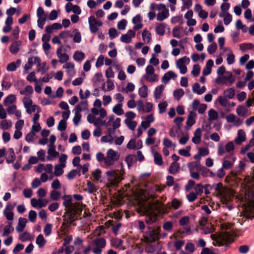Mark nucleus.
Instances as JSON below:
<instances>
[{"label": "nucleus", "mask_w": 254, "mask_h": 254, "mask_svg": "<svg viewBox=\"0 0 254 254\" xmlns=\"http://www.w3.org/2000/svg\"><path fill=\"white\" fill-rule=\"evenodd\" d=\"M185 92L183 89H178L174 91L173 95L175 98L179 100L184 95Z\"/></svg>", "instance_id": "c03bdc74"}, {"label": "nucleus", "mask_w": 254, "mask_h": 254, "mask_svg": "<svg viewBox=\"0 0 254 254\" xmlns=\"http://www.w3.org/2000/svg\"><path fill=\"white\" fill-rule=\"evenodd\" d=\"M125 123L128 127L132 130H133L137 126V122L136 121H133L128 119H126Z\"/></svg>", "instance_id": "ea45409f"}, {"label": "nucleus", "mask_w": 254, "mask_h": 254, "mask_svg": "<svg viewBox=\"0 0 254 254\" xmlns=\"http://www.w3.org/2000/svg\"><path fill=\"white\" fill-rule=\"evenodd\" d=\"M236 160V157L234 154L226 155L222 163V168L228 170L232 167Z\"/></svg>", "instance_id": "423d86ee"}, {"label": "nucleus", "mask_w": 254, "mask_h": 254, "mask_svg": "<svg viewBox=\"0 0 254 254\" xmlns=\"http://www.w3.org/2000/svg\"><path fill=\"white\" fill-rule=\"evenodd\" d=\"M22 100L24 107L26 109V111L27 113L30 114L31 112H30V106H31V105H32V100L30 98L27 97H24Z\"/></svg>", "instance_id": "cd10ccee"}, {"label": "nucleus", "mask_w": 254, "mask_h": 254, "mask_svg": "<svg viewBox=\"0 0 254 254\" xmlns=\"http://www.w3.org/2000/svg\"><path fill=\"white\" fill-rule=\"evenodd\" d=\"M37 71L41 72L42 74H44L48 70L49 66L46 62L42 63V65L38 66Z\"/></svg>", "instance_id": "a19ab883"}, {"label": "nucleus", "mask_w": 254, "mask_h": 254, "mask_svg": "<svg viewBox=\"0 0 254 254\" xmlns=\"http://www.w3.org/2000/svg\"><path fill=\"white\" fill-rule=\"evenodd\" d=\"M236 27L238 30H242L244 32H246V26L243 25L240 19H238L236 22Z\"/></svg>", "instance_id": "e2e57ef3"}, {"label": "nucleus", "mask_w": 254, "mask_h": 254, "mask_svg": "<svg viewBox=\"0 0 254 254\" xmlns=\"http://www.w3.org/2000/svg\"><path fill=\"white\" fill-rule=\"evenodd\" d=\"M158 228H157V230H152L149 232L148 236L146 237L147 242L152 243L156 240H158L159 238V232H157Z\"/></svg>", "instance_id": "2eb2a0df"}, {"label": "nucleus", "mask_w": 254, "mask_h": 254, "mask_svg": "<svg viewBox=\"0 0 254 254\" xmlns=\"http://www.w3.org/2000/svg\"><path fill=\"white\" fill-rule=\"evenodd\" d=\"M106 240L103 238H96L92 241V244L97 247L104 248L106 246Z\"/></svg>", "instance_id": "bb28decb"}, {"label": "nucleus", "mask_w": 254, "mask_h": 254, "mask_svg": "<svg viewBox=\"0 0 254 254\" xmlns=\"http://www.w3.org/2000/svg\"><path fill=\"white\" fill-rule=\"evenodd\" d=\"M12 223L9 222L8 224L4 228L2 236H6L14 231V228L11 226Z\"/></svg>", "instance_id": "72a5a7b5"}, {"label": "nucleus", "mask_w": 254, "mask_h": 254, "mask_svg": "<svg viewBox=\"0 0 254 254\" xmlns=\"http://www.w3.org/2000/svg\"><path fill=\"white\" fill-rule=\"evenodd\" d=\"M66 122L64 120H61L58 126V129L60 131H64L66 128Z\"/></svg>", "instance_id": "69168bd1"}, {"label": "nucleus", "mask_w": 254, "mask_h": 254, "mask_svg": "<svg viewBox=\"0 0 254 254\" xmlns=\"http://www.w3.org/2000/svg\"><path fill=\"white\" fill-rule=\"evenodd\" d=\"M218 101H219L220 105L221 106H222L223 107H224L227 110L228 105L229 103V101L227 99V98H226L225 97L221 96L218 98Z\"/></svg>", "instance_id": "de8ad7c7"}, {"label": "nucleus", "mask_w": 254, "mask_h": 254, "mask_svg": "<svg viewBox=\"0 0 254 254\" xmlns=\"http://www.w3.org/2000/svg\"><path fill=\"white\" fill-rule=\"evenodd\" d=\"M246 140V133L243 129L238 131L237 137L235 139V142L237 144H241Z\"/></svg>", "instance_id": "dca6fc26"}, {"label": "nucleus", "mask_w": 254, "mask_h": 254, "mask_svg": "<svg viewBox=\"0 0 254 254\" xmlns=\"http://www.w3.org/2000/svg\"><path fill=\"white\" fill-rule=\"evenodd\" d=\"M181 127L174 126L170 129V135L172 137H179L181 134Z\"/></svg>", "instance_id": "a211bd4d"}, {"label": "nucleus", "mask_w": 254, "mask_h": 254, "mask_svg": "<svg viewBox=\"0 0 254 254\" xmlns=\"http://www.w3.org/2000/svg\"><path fill=\"white\" fill-rule=\"evenodd\" d=\"M84 57L85 55L83 52L76 51L73 55V58L76 61H81L84 59Z\"/></svg>", "instance_id": "37998d69"}, {"label": "nucleus", "mask_w": 254, "mask_h": 254, "mask_svg": "<svg viewBox=\"0 0 254 254\" xmlns=\"http://www.w3.org/2000/svg\"><path fill=\"white\" fill-rule=\"evenodd\" d=\"M208 117L210 120H216L218 117V113L214 109H210L208 112Z\"/></svg>", "instance_id": "09e8293b"}, {"label": "nucleus", "mask_w": 254, "mask_h": 254, "mask_svg": "<svg viewBox=\"0 0 254 254\" xmlns=\"http://www.w3.org/2000/svg\"><path fill=\"white\" fill-rule=\"evenodd\" d=\"M65 167V164L64 163L56 165L54 167V175L56 176H61L64 173L63 168Z\"/></svg>", "instance_id": "5701e85b"}, {"label": "nucleus", "mask_w": 254, "mask_h": 254, "mask_svg": "<svg viewBox=\"0 0 254 254\" xmlns=\"http://www.w3.org/2000/svg\"><path fill=\"white\" fill-rule=\"evenodd\" d=\"M190 147L187 146L186 149H180L178 151V153L180 155L185 156V157H190Z\"/></svg>", "instance_id": "a18cd8bd"}, {"label": "nucleus", "mask_w": 254, "mask_h": 254, "mask_svg": "<svg viewBox=\"0 0 254 254\" xmlns=\"http://www.w3.org/2000/svg\"><path fill=\"white\" fill-rule=\"evenodd\" d=\"M93 178L96 181H99L101 178V171L100 169H97L92 174Z\"/></svg>", "instance_id": "0e129e2a"}, {"label": "nucleus", "mask_w": 254, "mask_h": 254, "mask_svg": "<svg viewBox=\"0 0 254 254\" xmlns=\"http://www.w3.org/2000/svg\"><path fill=\"white\" fill-rule=\"evenodd\" d=\"M196 117L197 114L196 113L193 111L190 112L186 122L187 126L190 127L193 125H194L196 122L195 118Z\"/></svg>", "instance_id": "ddd939ff"}, {"label": "nucleus", "mask_w": 254, "mask_h": 254, "mask_svg": "<svg viewBox=\"0 0 254 254\" xmlns=\"http://www.w3.org/2000/svg\"><path fill=\"white\" fill-rule=\"evenodd\" d=\"M16 96L13 94L9 95L4 100V104L7 105L13 103L16 100Z\"/></svg>", "instance_id": "58836bf2"}, {"label": "nucleus", "mask_w": 254, "mask_h": 254, "mask_svg": "<svg viewBox=\"0 0 254 254\" xmlns=\"http://www.w3.org/2000/svg\"><path fill=\"white\" fill-rule=\"evenodd\" d=\"M12 126V122L6 120H3L0 123V127L2 129L6 130L10 127Z\"/></svg>", "instance_id": "c9c22d12"}, {"label": "nucleus", "mask_w": 254, "mask_h": 254, "mask_svg": "<svg viewBox=\"0 0 254 254\" xmlns=\"http://www.w3.org/2000/svg\"><path fill=\"white\" fill-rule=\"evenodd\" d=\"M200 67L198 64H195L193 65L192 70L191 71V74L194 76H197L200 73Z\"/></svg>", "instance_id": "680f3d73"}, {"label": "nucleus", "mask_w": 254, "mask_h": 254, "mask_svg": "<svg viewBox=\"0 0 254 254\" xmlns=\"http://www.w3.org/2000/svg\"><path fill=\"white\" fill-rule=\"evenodd\" d=\"M21 45L20 41H16L14 42L9 47V51L13 54H16L19 51V47Z\"/></svg>", "instance_id": "412c9836"}, {"label": "nucleus", "mask_w": 254, "mask_h": 254, "mask_svg": "<svg viewBox=\"0 0 254 254\" xmlns=\"http://www.w3.org/2000/svg\"><path fill=\"white\" fill-rule=\"evenodd\" d=\"M106 174L108 181H110L112 185L117 184L122 180L120 173L115 171H109L106 172Z\"/></svg>", "instance_id": "20e7f679"}, {"label": "nucleus", "mask_w": 254, "mask_h": 254, "mask_svg": "<svg viewBox=\"0 0 254 254\" xmlns=\"http://www.w3.org/2000/svg\"><path fill=\"white\" fill-rule=\"evenodd\" d=\"M65 9L66 11L68 13L72 10L73 12L77 14H80L81 12L79 6L77 5H73L70 2H68L66 4Z\"/></svg>", "instance_id": "9b49d317"}, {"label": "nucleus", "mask_w": 254, "mask_h": 254, "mask_svg": "<svg viewBox=\"0 0 254 254\" xmlns=\"http://www.w3.org/2000/svg\"><path fill=\"white\" fill-rule=\"evenodd\" d=\"M107 156L111 158L112 160H114L115 161L118 160L120 157L117 152L112 149H110L108 150L107 153Z\"/></svg>", "instance_id": "c756f323"}, {"label": "nucleus", "mask_w": 254, "mask_h": 254, "mask_svg": "<svg viewBox=\"0 0 254 254\" xmlns=\"http://www.w3.org/2000/svg\"><path fill=\"white\" fill-rule=\"evenodd\" d=\"M197 196L194 192L191 191L187 194L186 197L189 202H192L197 199Z\"/></svg>", "instance_id": "3c124183"}, {"label": "nucleus", "mask_w": 254, "mask_h": 254, "mask_svg": "<svg viewBox=\"0 0 254 254\" xmlns=\"http://www.w3.org/2000/svg\"><path fill=\"white\" fill-rule=\"evenodd\" d=\"M188 167L189 168L190 172L194 171L195 170L196 171H199V169L200 168V162L197 161L189 163L188 164Z\"/></svg>", "instance_id": "c85d7f7f"}, {"label": "nucleus", "mask_w": 254, "mask_h": 254, "mask_svg": "<svg viewBox=\"0 0 254 254\" xmlns=\"http://www.w3.org/2000/svg\"><path fill=\"white\" fill-rule=\"evenodd\" d=\"M171 21L173 24L179 23L182 24L184 23L182 16H174L171 18Z\"/></svg>", "instance_id": "338daca9"}, {"label": "nucleus", "mask_w": 254, "mask_h": 254, "mask_svg": "<svg viewBox=\"0 0 254 254\" xmlns=\"http://www.w3.org/2000/svg\"><path fill=\"white\" fill-rule=\"evenodd\" d=\"M137 161V158L135 155L132 154H129L126 157L125 161L127 164L128 167L129 168Z\"/></svg>", "instance_id": "393cba45"}, {"label": "nucleus", "mask_w": 254, "mask_h": 254, "mask_svg": "<svg viewBox=\"0 0 254 254\" xmlns=\"http://www.w3.org/2000/svg\"><path fill=\"white\" fill-rule=\"evenodd\" d=\"M144 78L147 80L153 82L157 80L158 76L154 74V68L151 65H148L146 68V74Z\"/></svg>", "instance_id": "39448f33"}, {"label": "nucleus", "mask_w": 254, "mask_h": 254, "mask_svg": "<svg viewBox=\"0 0 254 254\" xmlns=\"http://www.w3.org/2000/svg\"><path fill=\"white\" fill-rule=\"evenodd\" d=\"M9 156L6 158V161L8 164L13 163L15 159V155L13 148H9L8 151Z\"/></svg>", "instance_id": "2f4dec72"}, {"label": "nucleus", "mask_w": 254, "mask_h": 254, "mask_svg": "<svg viewBox=\"0 0 254 254\" xmlns=\"http://www.w3.org/2000/svg\"><path fill=\"white\" fill-rule=\"evenodd\" d=\"M217 48V44L215 42H212L207 47V52L210 54L214 53Z\"/></svg>", "instance_id": "6e6d98bb"}, {"label": "nucleus", "mask_w": 254, "mask_h": 254, "mask_svg": "<svg viewBox=\"0 0 254 254\" xmlns=\"http://www.w3.org/2000/svg\"><path fill=\"white\" fill-rule=\"evenodd\" d=\"M190 59L187 57H184L179 59L176 62V66L180 69L181 74H185L187 71L186 64H189Z\"/></svg>", "instance_id": "7ed1b4c3"}, {"label": "nucleus", "mask_w": 254, "mask_h": 254, "mask_svg": "<svg viewBox=\"0 0 254 254\" xmlns=\"http://www.w3.org/2000/svg\"><path fill=\"white\" fill-rule=\"evenodd\" d=\"M27 222V220L26 218L22 217L19 218L18 220V226L16 228V231L18 232H22L26 227Z\"/></svg>", "instance_id": "4be33fe9"}, {"label": "nucleus", "mask_w": 254, "mask_h": 254, "mask_svg": "<svg viewBox=\"0 0 254 254\" xmlns=\"http://www.w3.org/2000/svg\"><path fill=\"white\" fill-rule=\"evenodd\" d=\"M179 164L177 162H173L170 164L169 168V172L171 174H176L179 172Z\"/></svg>", "instance_id": "a878e982"}, {"label": "nucleus", "mask_w": 254, "mask_h": 254, "mask_svg": "<svg viewBox=\"0 0 254 254\" xmlns=\"http://www.w3.org/2000/svg\"><path fill=\"white\" fill-rule=\"evenodd\" d=\"M225 80L228 81L230 85L234 82L235 79L233 78V74L231 72L229 71L226 72L224 75L216 79V82L218 84L223 83Z\"/></svg>", "instance_id": "6e6552de"}, {"label": "nucleus", "mask_w": 254, "mask_h": 254, "mask_svg": "<svg viewBox=\"0 0 254 254\" xmlns=\"http://www.w3.org/2000/svg\"><path fill=\"white\" fill-rule=\"evenodd\" d=\"M89 28L91 32L96 33L98 31L97 26H101L102 22L98 21L94 16H91L88 18Z\"/></svg>", "instance_id": "0eeeda50"}, {"label": "nucleus", "mask_w": 254, "mask_h": 254, "mask_svg": "<svg viewBox=\"0 0 254 254\" xmlns=\"http://www.w3.org/2000/svg\"><path fill=\"white\" fill-rule=\"evenodd\" d=\"M169 16V9L166 8L164 4L160 3V21L166 19Z\"/></svg>", "instance_id": "9d476101"}, {"label": "nucleus", "mask_w": 254, "mask_h": 254, "mask_svg": "<svg viewBox=\"0 0 254 254\" xmlns=\"http://www.w3.org/2000/svg\"><path fill=\"white\" fill-rule=\"evenodd\" d=\"M189 138V134L188 133H186L181 137L179 140V142L181 144L185 145L188 142Z\"/></svg>", "instance_id": "052dcab7"}, {"label": "nucleus", "mask_w": 254, "mask_h": 254, "mask_svg": "<svg viewBox=\"0 0 254 254\" xmlns=\"http://www.w3.org/2000/svg\"><path fill=\"white\" fill-rule=\"evenodd\" d=\"M48 154L47 159L50 161L53 159V157H56L59 155V152L56 151L55 146H49Z\"/></svg>", "instance_id": "f3484780"}, {"label": "nucleus", "mask_w": 254, "mask_h": 254, "mask_svg": "<svg viewBox=\"0 0 254 254\" xmlns=\"http://www.w3.org/2000/svg\"><path fill=\"white\" fill-rule=\"evenodd\" d=\"M247 112L248 109L244 106H239L236 109V113L239 116H245Z\"/></svg>", "instance_id": "473e14b6"}, {"label": "nucleus", "mask_w": 254, "mask_h": 254, "mask_svg": "<svg viewBox=\"0 0 254 254\" xmlns=\"http://www.w3.org/2000/svg\"><path fill=\"white\" fill-rule=\"evenodd\" d=\"M177 74L173 71H169L165 73L162 78V81L167 84L171 79H175L177 77Z\"/></svg>", "instance_id": "f8f14e48"}, {"label": "nucleus", "mask_w": 254, "mask_h": 254, "mask_svg": "<svg viewBox=\"0 0 254 254\" xmlns=\"http://www.w3.org/2000/svg\"><path fill=\"white\" fill-rule=\"evenodd\" d=\"M61 195V192L56 190H52L50 193V197L53 200H59Z\"/></svg>", "instance_id": "49530a36"}, {"label": "nucleus", "mask_w": 254, "mask_h": 254, "mask_svg": "<svg viewBox=\"0 0 254 254\" xmlns=\"http://www.w3.org/2000/svg\"><path fill=\"white\" fill-rule=\"evenodd\" d=\"M87 188L84 190L85 191H87L89 193H92L96 192L99 189V187L89 181L87 182Z\"/></svg>", "instance_id": "b1692460"}, {"label": "nucleus", "mask_w": 254, "mask_h": 254, "mask_svg": "<svg viewBox=\"0 0 254 254\" xmlns=\"http://www.w3.org/2000/svg\"><path fill=\"white\" fill-rule=\"evenodd\" d=\"M63 68L66 69L67 73L70 76L74 75L75 73L74 68V64L71 63H66L63 66Z\"/></svg>", "instance_id": "aec40b11"}, {"label": "nucleus", "mask_w": 254, "mask_h": 254, "mask_svg": "<svg viewBox=\"0 0 254 254\" xmlns=\"http://www.w3.org/2000/svg\"><path fill=\"white\" fill-rule=\"evenodd\" d=\"M66 213H70L72 214L76 215L78 213V210L77 209V204H74L73 205L68 207V209L66 210Z\"/></svg>", "instance_id": "8fccbe9b"}, {"label": "nucleus", "mask_w": 254, "mask_h": 254, "mask_svg": "<svg viewBox=\"0 0 254 254\" xmlns=\"http://www.w3.org/2000/svg\"><path fill=\"white\" fill-rule=\"evenodd\" d=\"M192 91L193 93L198 95L202 94L206 91V88L204 86L200 87V85L198 83H195L192 86Z\"/></svg>", "instance_id": "6ab92c4d"}, {"label": "nucleus", "mask_w": 254, "mask_h": 254, "mask_svg": "<svg viewBox=\"0 0 254 254\" xmlns=\"http://www.w3.org/2000/svg\"><path fill=\"white\" fill-rule=\"evenodd\" d=\"M173 228V223L170 221H167L163 225V228L164 230L170 232Z\"/></svg>", "instance_id": "774afa93"}, {"label": "nucleus", "mask_w": 254, "mask_h": 254, "mask_svg": "<svg viewBox=\"0 0 254 254\" xmlns=\"http://www.w3.org/2000/svg\"><path fill=\"white\" fill-rule=\"evenodd\" d=\"M113 111L118 115H121L124 114V110L122 109V104L119 103L113 108Z\"/></svg>", "instance_id": "f704fd0d"}, {"label": "nucleus", "mask_w": 254, "mask_h": 254, "mask_svg": "<svg viewBox=\"0 0 254 254\" xmlns=\"http://www.w3.org/2000/svg\"><path fill=\"white\" fill-rule=\"evenodd\" d=\"M103 75L101 73H97L95 74L93 80V83L95 85L98 84L102 80Z\"/></svg>", "instance_id": "864d4df0"}, {"label": "nucleus", "mask_w": 254, "mask_h": 254, "mask_svg": "<svg viewBox=\"0 0 254 254\" xmlns=\"http://www.w3.org/2000/svg\"><path fill=\"white\" fill-rule=\"evenodd\" d=\"M227 62L229 65L232 64L235 62V55L231 51L227 54Z\"/></svg>", "instance_id": "bf43d9fd"}, {"label": "nucleus", "mask_w": 254, "mask_h": 254, "mask_svg": "<svg viewBox=\"0 0 254 254\" xmlns=\"http://www.w3.org/2000/svg\"><path fill=\"white\" fill-rule=\"evenodd\" d=\"M239 47L241 50L245 51L252 49L254 46L251 43H243L240 44Z\"/></svg>", "instance_id": "4d7b16f0"}, {"label": "nucleus", "mask_w": 254, "mask_h": 254, "mask_svg": "<svg viewBox=\"0 0 254 254\" xmlns=\"http://www.w3.org/2000/svg\"><path fill=\"white\" fill-rule=\"evenodd\" d=\"M201 140V130L200 128L195 129L192 138V142L195 144H199Z\"/></svg>", "instance_id": "4468645a"}, {"label": "nucleus", "mask_w": 254, "mask_h": 254, "mask_svg": "<svg viewBox=\"0 0 254 254\" xmlns=\"http://www.w3.org/2000/svg\"><path fill=\"white\" fill-rule=\"evenodd\" d=\"M139 95L141 98H146L147 95V87L146 85H143L138 90Z\"/></svg>", "instance_id": "4c0bfd02"}, {"label": "nucleus", "mask_w": 254, "mask_h": 254, "mask_svg": "<svg viewBox=\"0 0 254 254\" xmlns=\"http://www.w3.org/2000/svg\"><path fill=\"white\" fill-rule=\"evenodd\" d=\"M36 243L39 246V248H42L46 243V241L42 235L40 234L38 236L36 240Z\"/></svg>", "instance_id": "e433bc0d"}, {"label": "nucleus", "mask_w": 254, "mask_h": 254, "mask_svg": "<svg viewBox=\"0 0 254 254\" xmlns=\"http://www.w3.org/2000/svg\"><path fill=\"white\" fill-rule=\"evenodd\" d=\"M225 97L229 99H233L235 95V91L234 88H230L224 91Z\"/></svg>", "instance_id": "7c9ffc66"}, {"label": "nucleus", "mask_w": 254, "mask_h": 254, "mask_svg": "<svg viewBox=\"0 0 254 254\" xmlns=\"http://www.w3.org/2000/svg\"><path fill=\"white\" fill-rule=\"evenodd\" d=\"M135 35V32L131 30L127 31V34H123L121 37V41L125 43H129L131 41V38Z\"/></svg>", "instance_id": "1a4fd4ad"}, {"label": "nucleus", "mask_w": 254, "mask_h": 254, "mask_svg": "<svg viewBox=\"0 0 254 254\" xmlns=\"http://www.w3.org/2000/svg\"><path fill=\"white\" fill-rule=\"evenodd\" d=\"M204 187L201 183L197 184L194 188L195 193L197 195H200L203 191Z\"/></svg>", "instance_id": "13d9d810"}, {"label": "nucleus", "mask_w": 254, "mask_h": 254, "mask_svg": "<svg viewBox=\"0 0 254 254\" xmlns=\"http://www.w3.org/2000/svg\"><path fill=\"white\" fill-rule=\"evenodd\" d=\"M40 59L38 57H32L29 58L28 61V64L32 66V65L34 64H37V66L40 65Z\"/></svg>", "instance_id": "79ce46f5"}, {"label": "nucleus", "mask_w": 254, "mask_h": 254, "mask_svg": "<svg viewBox=\"0 0 254 254\" xmlns=\"http://www.w3.org/2000/svg\"><path fill=\"white\" fill-rule=\"evenodd\" d=\"M190 220V218L189 216H183L179 220V224L181 226L184 227L189 224Z\"/></svg>", "instance_id": "5fc2aeb1"}, {"label": "nucleus", "mask_w": 254, "mask_h": 254, "mask_svg": "<svg viewBox=\"0 0 254 254\" xmlns=\"http://www.w3.org/2000/svg\"><path fill=\"white\" fill-rule=\"evenodd\" d=\"M226 119L227 122L230 123H233L236 121H240V119L236 118V116L233 114L228 115L226 117Z\"/></svg>", "instance_id": "603ef678"}, {"label": "nucleus", "mask_w": 254, "mask_h": 254, "mask_svg": "<svg viewBox=\"0 0 254 254\" xmlns=\"http://www.w3.org/2000/svg\"><path fill=\"white\" fill-rule=\"evenodd\" d=\"M159 201H143L139 203L138 212L145 216V221L147 224H152L156 222L159 213Z\"/></svg>", "instance_id": "f257e3e1"}, {"label": "nucleus", "mask_w": 254, "mask_h": 254, "mask_svg": "<svg viewBox=\"0 0 254 254\" xmlns=\"http://www.w3.org/2000/svg\"><path fill=\"white\" fill-rule=\"evenodd\" d=\"M235 149L234 143L233 141H229L224 146L221 142L218 144L217 148V154L218 156H222L226 152L229 153V155L234 154L233 151Z\"/></svg>", "instance_id": "f03ea898"}]
</instances>
